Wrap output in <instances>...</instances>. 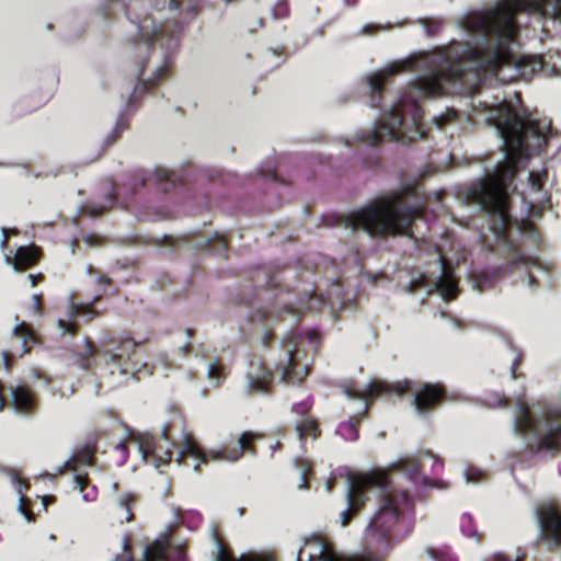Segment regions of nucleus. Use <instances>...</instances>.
Masks as SVG:
<instances>
[{"instance_id":"1","label":"nucleus","mask_w":561,"mask_h":561,"mask_svg":"<svg viewBox=\"0 0 561 561\" xmlns=\"http://www.w3.org/2000/svg\"><path fill=\"white\" fill-rule=\"evenodd\" d=\"M538 14L561 35V0H499L465 14L458 26L463 43L411 54L368 76L371 105L377 107L385 81L404 70H417L419 77L400 94L375 127L363 131V144L385 140L410 141L423 138L420 123L425 96L444 93H474L484 80L497 77L503 82L528 80L543 66L539 56L518 54L515 41L519 13Z\"/></svg>"},{"instance_id":"2","label":"nucleus","mask_w":561,"mask_h":561,"mask_svg":"<svg viewBox=\"0 0 561 561\" xmlns=\"http://www.w3.org/2000/svg\"><path fill=\"white\" fill-rule=\"evenodd\" d=\"M470 108L466 118L456 110L446 108L433 118V123L450 137L461 129L465 121L495 129L502 140L504 161L493 173L468 187L463 198L485 213L495 241L506 244L511 225L507 205L511 183L518 164L526 161L531 151H540L552 136L550 122L524 119L508 102L497 98L490 101L486 95L483 100L472 99Z\"/></svg>"},{"instance_id":"3","label":"nucleus","mask_w":561,"mask_h":561,"mask_svg":"<svg viewBox=\"0 0 561 561\" xmlns=\"http://www.w3.org/2000/svg\"><path fill=\"white\" fill-rule=\"evenodd\" d=\"M412 191L392 192L351 213L345 227L371 237L410 236L412 222L423 214L424 205L412 201Z\"/></svg>"},{"instance_id":"4","label":"nucleus","mask_w":561,"mask_h":561,"mask_svg":"<svg viewBox=\"0 0 561 561\" xmlns=\"http://www.w3.org/2000/svg\"><path fill=\"white\" fill-rule=\"evenodd\" d=\"M514 431L523 437L528 447L557 453L561 450V412H545L539 419L533 417L523 398L516 401Z\"/></svg>"},{"instance_id":"5","label":"nucleus","mask_w":561,"mask_h":561,"mask_svg":"<svg viewBox=\"0 0 561 561\" xmlns=\"http://www.w3.org/2000/svg\"><path fill=\"white\" fill-rule=\"evenodd\" d=\"M381 478L382 484L371 483L368 492H376L379 495V507L374 517L369 520L367 533L370 536L385 539L397 524L400 512L408 504V495L397 493L387 478V471L377 469L369 472Z\"/></svg>"},{"instance_id":"6","label":"nucleus","mask_w":561,"mask_h":561,"mask_svg":"<svg viewBox=\"0 0 561 561\" xmlns=\"http://www.w3.org/2000/svg\"><path fill=\"white\" fill-rule=\"evenodd\" d=\"M253 438V434L245 432L239 436L233 446L225 444L221 448L204 451L190 435H185L176 462L182 465L184 458H192L194 460V471L198 473L199 466L206 463L208 459L214 461H236L240 459L243 453L251 451L254 454V449L251 446Z\"/></svg>"},{"instance_id":"7","label":"nucleus","mask_w":561,"mask_h":561,"mask_svg":"<svg viewBox=\"0 0 561 561\" xmlns=\"http://www.w3.org/2000/svg\"><path fill=\"white\" fill-rule=\"evenodd\" d=\"M127 443L136 447L145 462L151 461L157 469L168 465L171 460L173 444L168 437L167 427L163 428L160 437L128 430L125 440L116 445V450L122 454L121 462H125L127 459Z\"/></svg>"},{"instance_id":"8","label":"nucleus","mask_w":561,"mask_h":561,"mask_svg":"<svg viewBox=\"0 0 561 561\" xmlns=\"http://www.w3.org/2000/svg\"><path fill=\"white\" fill-rule=\"evenodd\" d=\"M318 334L308 332L305 337L294 333H286L282 339V357L276 363V371L280 380L287 385L299 383L308 373L306 365L299 364V357L305 343L308 341L311 347L318 343Z\"/></svg>"},{"instance_id":"9","label":"nucleus","mask_w":561,"mask_h":561,"mask_svg":"<svg viewBox=\"0 0 561 561\" xmlns=\"http://www.w3.org/2000/svg\"><path fill=\"white\" fill-rule=\"evenodd\" d=\"M440 271L438 279L433 282L424 275L411 279L408 293L412 294L419 289L424 290L425 297L437 291L444 300H453L458 295L457 280L455 279L449 262L439 254Z\"/></svg>"},{"instance_id":"10","label":"nucleus","mask_w":561,"mask_h":561,"mask_svg":"<svg viewBox=\"0 0 561 561\" xmlns=\"http://www.w3.org/2000/svg\"><path fill=\"white\" fill-rule=\"evenodd\" d=\"M371 483L382 484V480L377 474L354 473L347 479V507L340 514L341 524L345 526L351 520L352 516L359 510L365 501L366 493H368Z\"/></svg>"},{"instance_id":"11","label":"nucleus","mask_w":561,"mask_h":561,"mask_svg":"<svg viewBox=\"0 0 561 561\" xmlns=\"http://www.w3.org/2000/svg\"><path fill=\"white\" fill-rule=\"evenodd\" d=\"M302 312L300 307H294L290 304H284L278 309L273 310H264L259 313V321L261 323L262 330V343L267 345L270 340L273 337V330L276 329L279 324H283L286 328H291L295 325Z\"/></svg>"},{"instance_id":"12","label":"nucleus","mask_w":561,"mask_h":561,"mask_svg":"<svg viewBox=\"0 0 561 561\" xmlns=\"http://www.w3.org/2000/svg\"><path fill=\"white\" fill-rule=\"evenodd\" d=\"M412 390V382L409 380L400 381L393 385L383 381L373 380L366 386L353 387L347 386L344 388L345 396L351 400H358L363 408V413L366 412L368 402L380 393L394 392L398 396L404 394Z\"/></svg>"},{"instance_id":"13","label":"nucleus","mask_w":561,"mask_h":561,"mask_svg":"<svg viewBox=\"0 0 561 561\" xmlns=\"http://www.w3.org/2000/svg\"><path fill=\"white\" fill-rule=\"evenodd\" d=\"M137 343L129 337L119 340L102 341L99 347L100 354L107 364L114 365L121 375L128 373L130 354L135 351Z\"/></svg>"},{"instance_id":"14","label":"nucleus","mask_w":561,"mask_h":561,"mask_svg":"<svg viewBox=\"0 0 561 561\" xmlns=\"http://www.w3.org/2000/svg\"><path fill=\"white\" fill-rule=\"evenodd\" d=\"M340 278H322L316 284V289H320L323 283H330L331 288L328 290L325 296L322 294H317L316 291L310 294L307 293V304L304 306L305 309L309 311H316L321 306H328L332 311H335L336 307H341L346 304V301L342 298L341 289L339 286Z\"/></svg>"},{"instance_id":"15","label":"nucleus","mask_w":561,"mask_h":561,"mask_svg":"<svg viewBox=\"0 0 561 561\" xmlns=\"http://www.w3.org/2000/svg\"><path fill=\"white\" fill-rule=\"evenodd\" d=\"M245 380L249 392L266 393L271 386V371L261 360L252 359L245 373Z\"/></svg>"},{"instance_id":"16","label":"nucleus","mask_w":561,"mask_h":561,"mask_svg":"<svg viewBox=\"0 0 561 561\" xmlns=\"http://www.w3.org/2000/svg\"><path fill=\"white\" fill-rule=\"evenodd\" d=\"M96 311L93 310L91 304L81 305L70 300L68 309L64 317L58 319V328L64 334H75L77 331V323L75 319L77 317H85L88 320L95 317Z\"/></svg>"},{"instance_id":"17","label":"nucleus","mask_w":561,"mask_h":561,"mask_svg":"<svg viewBox=\"0 0 561 561\" xmlns=\"http://www.w3.org/2000/svg\"><path fill=\"white\" fill-rule=\"evenodd\" d=\"M443 398V389L439 386L424 385L421 389L414 391L413 404L417 413L426 414Z\"/></svg>"},{"instance_id":"18","label":"nucleus","mask_w":561,"mask_h":561,"mask_svg":"<svg viewBox=\"0 0 561 561\" xmlns=\"http://www.w3.org/2000/svg\"><path fill=\"white\" fill-rule=\"evenodd\" d=\"M11 405L18 414L30 416L36 409V398L30 389L15 386L11 388Z\"/></svg>"},{"instance_id":"19","label":"nucleus","mask_w":561,"mask_h":561,"mask_svg":"<svg viewBox=\"0 0 561 561\" xmlns=\"http://www.w3.org/2000/svg\"><path fill=\"white\" fill-rule=\"evenodd\" d=\"M37 259L38 250L35 247H20L16 250L14 257H11L10 255L4 256L5 262L12 265L16 272H21L33 265Z\"/></svg>"},{"instance_id":"20","label":"nucleus","mask_w":561,"mask_h":561,"mask_svg":"<svg viewBox=\"0 0 561 561\" xmlns=\"http://www.w3.org/2000/svg\"><path fill=\"white\" fill-rule=\"evenodd\" d=\"M294 411L301 416V419L296 424V431L300 440L304 442L307 435L316 438L319 434V430L316 421L308 415L307 404L299 403L295 405Z\"/></svg>"},{"instance_id":"21","label":"nucleus","mask_w":561,"mask_h":561,"mask_svg":"<svg viewBox=\"0 0 561 561\" xmlns=\"http://www.w3.org/2000/svg\"><path fill=\"white\" fill-rule=\"evenodd\" d=\"M10 481L15 485V490L20 495L19 500V512L20 514L27 520H33V514L28 511L27 504L28 500L25 497V493L28 490V484L21 479V477L15 471L9 472Z\"/></svg>"},{"instance_id":"22","label":"nucleus","mask_w":561,"mask_h":561,"mask_svg":"<svg viewBox=\"0 0 561 561\" xmlns=\"http://www.w3.org/2000/svg\"><path fill=\"white\" fill-rule=\"evenodd\" d=\"M12 334L21 341V352L25 354L32 344L36 343V336L27 323L19 322L12 329Z\"/></svg>"},{"instance_id":"23","label":"nucleus","mask_w":561,"mask_h":561,"mask_svg":"<svg viewBox=\"0 0 561 561\" xmlns=\"http://www.w3.org/2000/svg\"><path fill=\"white\" fill-rule=\"evenodd\" d=\"M133 500L134 496L129 493L122 494L117 497L113 514L119 523L130 522L133 519L134 515L130 508Z\"/></svg>"},{"instance_id":"24","label":"nucleus","mask_w":561,"mask_h":561,"mask_svg":"<svg viewBox=\"0 0 561 561\" xmlns=\"http://www.w3.org/2000/svg\"><path fill=\"white\" fill-rule=\"evenodd\" d=\"M169 545L167 538L154 540L145 548L142 561H165Z\"/></svg>"},{"instance_id":"25","label":"nucleus","mask_w":561,"mask_h":561,"mask_svg":"<svg viewBox=\"0 0 561 561\" xmlns=\"http://www.w3.org/2000/svg\"><path fill=\"white\" fill-rule=\"evenodd\" d=\"M92 454L88 448L82 449L65 461L62 467L57 471V474L67 470L75 471L80 466H90L92 463Z\"/></svg>"},{"instance_id":"26","label":"nucleus","mask_w":561,"mask_h":561,"mask_svg":"<svg viewBox=\"0 0 561 561\" xmlns=\"http://www.w3.org/2000/svg\"><path fill=\"white\" fill-rule=\"evenodd\" d=\"M216 561H268V559L254 552L243 553L239 559H236L230 556L220 543H218Z\"/></svg>"},{"instance_id":"27","label":"nucleus","mask_w":561,"mask_h":561,"mask_svg":"<svg viewBox=\"0 0 561 561\" xmlns=\"http://www.w3.org/2000/svg\"><path fill=\"white\" fill-rule=\"evenodd\" d=\"M420 463L413 458H403L396 461L390 469L403 471L409 477H414L419 472Z\"/></svg>"},{"instance_id":"28","label":"nucleus","mask_w":561,"mask_h":561,"mask_svg":"<svg viewBox=\"0 0 561 561\" xmlns=\"http://www.w3.org/2000/svg\"><path fill=\"white\" fill-rule=\"evenodd\" d=\"M201 247L211 249L217 255H224L227 249V241L224 236L216 233L214 237L203 240Z\"/></svg>"},{"instance_id":"29","label":"nucleus","mask_w":561,"mask_h":561,"mask_svg":"<svg viewBox=\"0 0 561 561\" xmlns=\"http://www.w3.org/2000/svg\"><path fill=\"white\" fill-rule=\"evenodd\" d=\"M207 379L214 387H218L225 379L224 367L219 364V362H209L207 367Z\"/></svg>"},{"instance_id":"30","label":"nucleus","mask_w":561,"mask_h":561,"mask_svg":"<svg viewBox=\"0 0 561 561\" xmlns=\"http://www.w3.org/2000/svg\"><path fill=\"white\" fill-rule=\"evenodd\" d=\"M98 348L89 341H85L84 351L78 355V362L82 369H89L92 366V360L95 357Z\"/></svg>"},{"instance_id":"31","label":"nucleus","mask_w":561,"mask_h":561,"mask_svg":"<svg viewBox=\"0 0 561 561\" xmlns=\"http://www.w3.org/2000/svg\"><path fill=\"white\" fill-rule=\"evenodd\" d=\"M522 263H523V265H525V267L527 270L529 285L536 286L537 280H536V276H535L534 272L539 271L541 273H546V271L537 261L531 260V259H523Z\"/></svg>"},{"instance_id":"32","label":"nucleus","mask_w":561,"mask_h":561,"mask_svg":"<svg viewBox=\"0 0 561 561\" xmlns=\"http://www.w3.org/2000/svg\"><path fill=\"white\" fill-rule=\"evenodd\" d=\"M295 466L300 471L299 489H306L307 488V476L311 471V465L307 459L297 458V459H295Z\"/></svg>"},{"instance_id":"33","label":"nucleus","mask_w":561,"mask_h":561,"mask_svg":"<svg viewBox=\"0 0 561 561\" xmlns=\"http://www.w3.org/2000/svg\"><path fill=\"white\" fill-rule=\"evenodd\" d=\"M357 421L351 420L339 426V433L346 439L354 440L357 438Z\"/></svg>"},{"instance_id":"34","label":"nucleus","mask_w":561,"mask_h":561,"mask_svg":"<svg viewBox=\"0 0 561 561\" xmlns=\"http://www.w3.org/2000/svg\"><path fill=\"white\" fill-rule=\"evenodd\" d=\"M546 176V172H530L529 175H528V182H529V186L538 192L541 190V186H542V179Z\"/></svg>"},{"instance_id":"35","label":"nucleus","mask_w":561,"mask_h":561,"mask_svg":"<svg viewBox=\"0 0 561 561\" xmlns=\"http://www.w3.org/2000/svg\"><path fill=\"white\" fill-rule=\"evenodd\" d=\"M104 206H98V205H87L82 207V213L89 215L90 217H96L101 215L104 211Z\"/></svg>"},{"instance_id":"36","label":"nucleus","mask_w":561,"mask_h":561,"mask_svg":"<svg viewBox=\"0 0 561 561\" xmlns=\"http://www.w3.org/2000/svg\"><path fill=\"white\" fill-rule=\"evenodd\" d=\"M156 175L159 180H165L169 181L173 176V172L165 168H158L156 170Z\"/></svg>"},{"instance_id":"37","label":"nucleus","mask_w":561,"mask_h":561,"mask_svg":"<svg viewBox=\"0 0 561 561\" xmlns=\"http://www.w3.org/2000/svg\"><path fill=\"white\" fill-rule=\"evenodd\" d=\"M75 488L83 491L84 486L88 483V479L84 476L77 474L73 478Z\"/></svg>"},{"instance_id":"38","label":"nucleus","mask_w":561,"mask_h":561,"mask_svg":"<svg viewBox=\"0 0 561 561\" xmlns=\"http://www.w3.org/2000/svg\"><path fill=\"white\" fill-rule=\"evenodd\" d=\"M173 554L178 561L183 560L185 558L184 545H174Z\"/></svg>"},{"instance_id":"39","label":"nucleus","mask_w":561,"mask_h":561,"mask_svg":"<svg viewBox=\"0 0 561 561\" xmlns=\"http://www.w3.org/2000/svg\"><path fill=\"white\" fill-rule=\"evenodd\" d=\"M15 231H16L15 229H7V228H2V234H3V237H2L1 242H0V247H1L2 249H4V248H5V245H7V241H8L9 234H10V233H15Z\"/></svg>"},{"instance_id":"40","label":"nucleus","mask_w":561,"mask_h":561,"mask_svg":"<svg viewBox=\"0 0 561 561\" xmlns=\"http://www.w3.org/2000/svg\"><path fill=\"white\" fill-rule=\"evenodd\" d=\"M379 28H380V26H379V25H375V24H367V25H365V26L363 27L362 33H363V34H366V35H369V34H371L374 31L379 30Z\"/></svg>"},{"instance_id":"41","label":"nucleus","mask_w":561,"mask_h":561,"mask_svg":"<svg viewBox=\"0 0 561 561\" xmlns=\"http://www.w3.org/2000/svg\"><path fill=\"white\" fill-rule=\"evenodd\" d=\"M519 360H520V354L516 353L515 357L513 359V363H512V367H511L512 377L516 376L515 370H516V367L518 366Z\"/></svg>"},{"instance_id":"42","label":"nucleus","mask_w":561,"mask_h":561,"mask_svg":"<svg viewBox=\"0 0 561 561\" xmlns=\"http://www.w3.org/2000/svg\"><path fill=\"white\" fill-rule=\"evenodd\" d=\"M424 26H425L426 33L428 35H432L433 33H435V31L437 28V24L430 23L428 21H424Z\"/></svg>"},{"instance_id":"43","label":"nucleus","mask_w":561,"mask_h":561,"mask_svg":"<svg viewBox=\"0 0 561 561\" xmlns=\"http://www.w3.org/2000/svg\"><path fill=\"white\" fill-rule=\"evenodd\" d=\"M85 243L89 245H94L99 242V237L95 236H88L85 239Z\"/></svg>"},{"instance_id":"44","label":"nucleus","mask_w":561,"mask_h":561,"mask_svg":"<svg viewBox=\"0 0 561 561\" xmlns=\"http://www.w3.org/2000/svg\"><path fill=\"white\" fill-rule=\"evenodd\" d=\"M421 456L422 457H431V458H433L435 463H438L440 466L443 465V461L440 459H438L437 457L433 456L431 451L422 453Z\"/></svg>"},{"instance_id":"45","label":"nucleus","mask_w":561,"mask_h":561,"mask_svg":"<svg viewBox=\"0 0 561 561\" xmlns=\"http://www.w3.org/2000/svg\"><path fill=\"white\" fill-rule=\"evenodd\" d=\"M485 561H508L507 559L504 558L503 554L501 553H495L493 554L491 558H489L488 560Z\"/></svg>"},{"instance_id":"46","label":"nucleus","mask_w":561,"mask_h":561,"mask_svg":"<svg viewBox=\"0 0 561 561\" xmlns=\"http://www.w3.org/2000/svg\"><path fill=\"white\" fill-rule=\"evenodd\" d=\"M480 238H481V242L484 247L490 248V249L493 247L485 234L481 233Z\"/></svg>"},{"instance_id":"47","label":"nucleus","mask_w":561,"mask_h":561,"mask_svg":"<svg viewBox=\"0 0 561 561\" xmlns=\"http://www.w3.org/2000/svg\"><path fill=\"white\" fill-rule=\"evenodd\" d=\"M480 477H481V473H478V477L476 478V477H473V474L467 472L466 473V481L467 482H476V481L479 480Z\"/></svg>"},{"instance_id":"48","label":"nucleus","mask_w":561,"mask_h":561,"mask_svg":"<svg viewBox=\"0 0 561 561\" xmlns=\"http://www.w3.org/2000/svg\"><path fill=\"white\" fill-rule=\"evenodd\" d=\"M82 497L85 502H91L95 499V495H94V493L85 492L82 494Z\"/></svg>"},{"instance_id":"49","label":"nucleus","mask_w":561,"mask_h":561,"mask_svg":"<svg viewBox=\"0 0 561 561\" xmlns=\"http://www.w3.org/2000/svg\"><path fill=\"white\" fill-rule=\"evenodd\" d=\"M33 304H34V309L36 310V312L39 311V297L37 295H34L33 296Z\"/></svg>"},{"instance_id":"50","label":"nucleus","mask_w":561,"mask_h":561,"mask_svg":"<svg viewBox=\"0 0 561 561\" xmlns=\"http://www.w3.org/2000/svg\"><path fill=\"white\" fill-rule=\"evenodd\" d=\"M333 483H334V479L333 478H329L327 481H325V489H327V492H330L333 488Z\"/></svg>"},{"instance_id":"51","label":"nucleus","mask_w":561,"mask_h":561,"mask_svg":"<svg viewBox=\"0 0 561 561\" xmlns=\"http://www.w3.org/2000/svg\"><path fill=\"white\" fill-rule=\"evenodd\" d=\"M27 278H28V279H30V282H31V286H32V287H35V286H36V284H37V276L30 274V275L27 276Z\"/></svg>"},{"instance_id":"52","label":"nucleus","mask_w":561,"mask_h":561,"mask_svg":"<svg viewBox=\"0 0 561 561\" xmlns=\"http://www.w3.org/2000/svg\"><path fill=\"white\" fill-rule=\"evenodd\" d=\"M3 407H4V399L2 396V387L0 386V411L3 409Z\"/></svg>"},{"instance_id":"53","label":"nucleus","mask_w":561,"mask_h":561,"mask_svg":"<svg viewBox=\"0 0 561 561\" xmlns=\"http://www.w3.org/2000/svg\"><path fill=\"white\" fill-rule=\"evenodd\" d=\"M162 241H163V244H165V245L171 244V238H169V237H163Z\"/></svg>"},{"instance_id":"54","label":"nucleus","mask_w":561,"mask_h":561,"mask_svg":"<svg viewBox=\"0 0 561 561\" xmlns=\"http://www.w3.org/2000/svg\"><path fill=\"white\" fill-rule=\"evenodd\" d=\"M9 355L7 353H4V364H5V368L9 369Z\"/></svg>"},{"instance_id":"55","label":"nucleus","mask_w":561,"mask_h":561,"mask_svg":"<svg viewBox=\"0 0 561 561\" xmlns=\"http://www.w3.org/2000/svg\"><path fill=\"white\" fill-rule=\"evenodd\" d=\"M505 404H506V400H505V398H501V399L499 400V402H497V405H500V407H504Z\"/></svg>"},{"instance_id":"56","label":"nucleus","mask_w":561,"mask_h":561,"mask_svg":"<svg viewBox=\"0 0 561 561\" xmlns=\"http://www.w3.org/2000/svg\"><path fill=\"white\" fill-rule=\"evenodd\" d=\"M98 282L107 283V282H108V279H107V278H105L103 275H101V276L99 277Z\"/></svg>"},{"instance_id":"57","label":"nucleus","mask_w":561,"mask_h":561,"mask_svg":"<svg viewBox=\"0 0 561 561\" xmlns=\"http://www.w3.org/2000/svg\"><path fill=\"white\" fill-rule=\"evenodd\" d=\"M187 350H188L187 345H183V346L181 347V352H182L183 354H186Z\"/></svg>"},{"instance_id":"58","label":"nucleus","mask_w":561,"mask_h":561,"mask_svg":"<svg viewBox=\"0 0 561 561\" xmlns=\"http://www.w3.org/2000/svg\"><path fill=\"white\" fill-rule=\"evenodd\" d=\"M279 447V443H276L275 445L271 446L272 450L274 451L276 448Z\"/></svg>"},{"instance_id":"59","label":"nucleus","mask_w":561,"mask_h":561,"mask_svg":"<svg viewBox=\"0 0 561 561\" xmlns=\"http://www.w3.org/2000/svg\"><path fill=\"white\" fill-rule=\"evenodd\" d=\"M112 490L115 491V492L117 491V483H113L112 484Z\"/></svg>"},{"instance_id":"60","label":"nucleus","mask_w":561,"mask_h":561,"mask_svg":"<svg viewBox=\"0 0 561 561\" xmlns=\"http://www.w3.org/2000/svg\"><path fill=\"white\" fill-rule=\"evenodd\" d=\"M108 198H110V202L113 203L114 197L111 195Z\"/></svg>"},{"instance_id":"61","label":"nucleus","mask_w":561,"mask_h":561,"mask_svg":"<svg viewBox=\"0 0 561 561\" xmlns=\"http://www.w3.org/2000/svg\"><path fill=\"white\" fill-rule=\"evenodd\" d=\"M49 539H50V540H55V536H54V535H50V536H49Z\"/></svg>"},{"instance_id":"62","label":"nucleus","mask_w":561,"mask_h":561,"mask_svg":"<svg viewBox=\"0 0 561 561\" xmlns=\"http://www.w3.org/2000/svg\"><path fill=\"white\" fill-rule=\"evenodd\" d=\"M522 559H523V557L519 556V557L516 558V561H520Z\"/></svg>"},{"instance_id":"63","label":"nucleus","mask_w":561,"mask_h":561,"mask_svg":"<svg viewBox=\"0 0 561 561\" xmlns=\"http://www.w3.org/2000/svg\"><path fill=\"white\" fill-rule=\"evenodd\" d=\"M227 3H229L231 0H225Z\"/></svg>"},{"instance_id":"64","label":"nucleus","mask_w":561,"mask_h":561,"mask_svg":"<svg viewBox=\"0 0 561 561\" xmlns=\"http://www.w3.org/2000/svg\"><path fill=\"white\" fill-rule=\"evenodd\" d=\"M165 561H168V559L165 558Z\"/></svg>"}]
</instances>
